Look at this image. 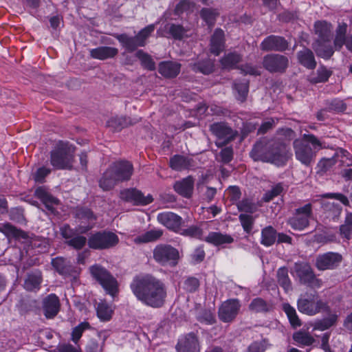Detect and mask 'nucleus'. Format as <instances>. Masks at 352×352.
I'll return each instance as SVG.
<instances>
[{
    "mask_svg": "<svg viewBox=\"0 0 352 352\" xmlns=\"http://www.w3.org/2000/svg\"><path fill=\"white\" fill-rule=\"evenodd\" d=\"M130 287L137 299L146 306L160 308L165 304L166 287L162 280L152 274L135 276Z\"/></svg>",
    "mask_w": 352,
    "mask_h": 352,
    "instance_id": "obj_1",
    "label": "nucleus"
},
{
    "mask_svg": "<svg viewBox=\"0 0 352 352\" xmlns=\"http://www.w3.org/2000/svg\"><path fill=\"white\" fill-rule=\"evenodd\" d=\"M293 148L296 159L307 167L314 162L316 151L322 148L321 142L313 134H304L301 139H295Z\"/></svg>",
    "mask_w": 352,
    "mask_h": 352,
    "instance_id": "obj_2",
    "label": "nucleus"
},
{
    "mask_svg": "<svg viewBox=\"0 0 352 352\" xmlns=\"http://www.w3.org/2000/svg\"><path fill=\"white\" fill-rule=\"evenodd\" d=\"M75 146L60 141L50 153V163L56 169H72L74 160Z\"/></svg>",
    "mask_w": 352,
    "mask_h": 352,
    "instance_id": "obj_3",
    "label": "nucleus"
},
{
    "mask_svg": "<svg viewBox=\"0 0 352 352\" xmlns=\"http://www.w3.org/2000/svg\"><path fill=\"white\" fill-rule=\"evenodd\" d=\"M297 307L300 312L309 316L316 315L322 311L330 312L328 304L320 299L316 292L301 294L297 301Z\"/></svg>",
    "mask_w": 352,
    "mask_h": 352,
    "instance_id": "obj_4",
    "label": "nucleus"
},
{
    "mask_svg": "<svg viewBox=\"0 0 352 352\" xmlns=\"http://www.w3.org/2000/svg\"><path fill=\"white\" fill-rule=\"evenodd\" d=\"M155 24H151L142 29L135 36H130L126 34H114L113 36L120 42L127 52H133L139 47H144L147 38L154 32Z\"/></svg>",
    "mask_w": 352,
    "mask_h": 352,
    "instance_id": "obj_5",
    "label": "nucleus"
},
{
    "mask_svg": "<svg viewBox=\"0 0 352 352\" xmlns=\"http://www.w3.org/2000/svg\"><path fill=\"white\" fill-rule=\"evenodd\" d=\"M92 277L98 281L106 293L114 297L118 292L117 280L102 266L96 264L89 267Z\"/></svg>",
    "mask_w": 352,
    "mask_h": 352,
    "instance_id": "obj_6",
    "label": "nucleus"
},
{
    "mask_svg": "<svg viewBox=\"0 0 352 352\" xmlns=\"http://www.w3.org/2000/svg\"><path fill=\"white\" fill-rule=\"evenodd\" d=\"M119 242L118 236L110 231H98L88 239V245L94 250H106L116 246Z\"/></svg>",
    "mask_w": 352,
    "mask_h": 352,
    "instance_id": "obj_7",
    "label": "nucleus"
},
{
    "mask_svg": "<svg viewBox=\"0 0 352 352\" xmlns=\"http://www.w3.org/2000/svg\"><path fill=\"white\" fill-rule=\"evenodd\" d=\"M294 267L300 284L312 288H319L322 286V280L316 277L314 270L309 263H295Z\"/></svg>",
    "mask_w": 352,
    "mask_h": 352,
    "instance_id": "obj_8",
    "label": "nucleus"
},
{
    "mask_svg": "<svg viewBox=\"0 0 352 352\" xmlns=\"http://www.w3.org/2000/svg\"><path fill=\"white\" fill-rule=\"evenodd\" d=\"M154 260L160 265L175 266L179 258V251L167 244L157 245L153 251Z\"/></svg>",
    "mask_w": 352,
    "mask_h": 352,
    "instance_id": "obj_9",
    "label": "nucleus"
},
{
    "mask_svg": "<svg viewBox=\"0 0 352 352\" xmlns=\"http://www.w3.org/2000/svg\"><path fill=\"white\" fill-rule=\"evenodd\" d=\"M289 65L288 57L280 54H267L262 60L263 67L271 74H284Z\"/></svg>",
    "mask_w": 352,
    "mask_h": 352,
    "instance_id": "obj_10",
    "label": "nucleus"
},
{
    "mask_svg": "<svg viewBox=\"0 0 352 352\" xmlns=\"http://www.w3.org/2000/svg\"><path fill=\"white\" fill-rule=\"evenodd\" d=\"M312 215V205L307 204L294 210L293 216L288 219L287 224L295 230L302 231L309 226Z\"/></svg>",
    "mask_w": 352,
    "mask_h": 352,
    "instance_id": "obj_11",
    "label": "nucleus"
},
{
    "mask_svg": "<svg viewBox=\"0 0 352 352\" xmlns=\"http://www.w3.org/2000/svg\"><path fill=\"white\" fill-rule=\"evenodd\" d=\"M267 162L283 166L289 159L287 146L280 140H270Z\"/></svg>",
    "mask_w": 352,
    "mask_h": 352,
    "instance_id": "obj_12",
    "label": "nucleus"
},
{
    "mask_svg": "<svg viewBox=\"0 0 352 352\" xmlns=\"http://www.w3.org/2000/svg\"><path fill=\"white\" fill-rule=\"evenodd\" d=\"M342 261V256L338 252H329L318 254L316 258L315 267L319 271L337 268Z\"/></svg>",
    "mask_w": 352,
    "mask_h": 352,
    "instance_id": "obj_13",
    "label": "nucleus"
},
{
    "mask_svg": "<svg viewBox=\"0 0 352 352\" xmlns=\"http://www.w3.org/2000/svg\"><path fill=\"white\" fill-rule=\"evenodd\" d=\"M210 131L218 140H222L223 144L234 140L237 135V132L225 122H218L210 124Z\"/></svg>",
    "mask_w": 352,
    "mask_h": 352,
    "instance_id": "obj_14",
    "label": "nucleus"
},
{
    "mask_svg": "<svg viewBox=\"0 0 352 352\" xmlns=\"http://www.w3.org/2000/svg\"><path fill=\"white\" fill-rule=\"evenodd\" d=\"M240 308L241 304L238 299H229L220 306L219 318L223 322H230L236 317Z\"/></svg>",
    "mask_w": 352,
    "mask_h": 352,
    "instance_id": "obj_15",
    "label": "nucleus"
},
{
    "mask_svg": "<svg viewBox=\"0 0 352 352\" xmlns=\"http://www.w3.org/2000/svg\"><path fill=\"white\" fill-rule=\"evenodd\" d=\"M260 48L264 52H283L288 50L289 42L283 36L272 34L264 38Z\"/></svg>",
    "mask_w": 352,
    "mask_h": 352,
    "instance_id": "obj_16",
    "label": "nucleus"
},
{
    "mask_svg": "<svg viewBox=\"0 0 352 352\" xmlns=\"http://www.w3.org/2000/svg\"><path fill=\"white\" fill-rule=\"evenodd\" d=\"M120 198L127 202L132 203L133 205H147L153 201L151 195L144 196L141 191L136 188H126L121 190L120 192Z\"/></svg>",
    "mask_w": 352,
    "mask_h": 352,
    "instance_id": "obj_17",
    "label": "nucleus"
},
{
    "mask_svg": "<svg viewBox=\"0 0 352 352\" xmlns=\"http://www.w3.org/2000/svg\"><path fill=\"white\" fill-rule=\"evenodd\" d=\"M157 219L159 223L175 232H179L181 226L184 222L180 216L171 212L159 213Z\"/></svg>",
    "mask_w": 352,
    "mask_h": 352,
    "instance_id": "obj_18",
    "label": "nucleus"
},
{
    "mask_svg": "<svg viewBox=\"0 0 352 352\" xmlns=\"http://www.w3.org/2000/svg\"><path fill=\"white\" fill-rule=\"evenodd\" d=\"M109 168L119 182L129 180L133 171L132 164L128 161L115 162Z\"/></svg>",
    "mask_w": 352,
    "mask_h": 352,
    "instance_id": "obj_19",
    "label": "nucleus"
},
{
    "mask_svg": "<svg viewBox=\"0 0 352 352\" xmlns=\"http://www.w3.org/2000/svg\"><path fill=\"white\" fill-rule=\"evenodd\" d=\"M178 352H200V345L196 333L190 332L179 339L176 346Z\"/></svg>",
    "mask_w": 352,
    "mask_h": 352,
    "instance_id": "obj_20",
    "label": "nucleus"
},
{
    "mask_svg": "<svg viewBox=\"0 0 352 352\" xmlns=\"http://www.w3.org/2000/svg\"><path fill=\"white\" fill-rule=\"evenodd\" d=\"M60 303L58 297L50 294L43 300V311L44 316L48 318H54L59 312Z\"/></svg>",
    "mask_w": 352,
    "mask_h": 352,
    "instance_id": "obj_21",
    "label": "nucleus"
},
{
    "mask_svg": "<svg viewBox=\"0 0 352 352\" xmlns=\"http://www.w3.org/2000/svg\"><path fill=\"white\" fill-rule=\"evenodd\" d=\"M195 180L188 176L182 180L177 181L173 185L175 191L185 198H190L192 195Z\"/></svg>",
    "mask_w": 352,
    "mask_h": 352,
    "instance_id": "obj_22",
    "label": "nucleus"
},
{
    "mask_svg": "<svg viewBox=\"0 0 352 352\" xmlns=\"http://www.w3.org/2000/svg\"><path fill=\"white\" fill-rule=\"evenodd\" d=\"M43 275L40 270H34L28 273L23 283V287L28 292H36L41 289Z\"/></svg>",
    "mask_w": 352,
    "mask_h": 352,
    "instance_id": "obj_23",
    "label": "nucleus"
},
{
    "mask_svg": "<svg viewBox=\"0 0 352 352\" xmlns=\"http://www.w3.org/2000/svg\"><path fill=\"white\" fill-rule=\"evenodd\" d=\"M320 204L322 215L324 219L335 221L340 217L342 208L339 204L327 201H322Z\"/></svg>",
    "mask_w": 352,
    "mask_h": 352,
    "instance_id": "obj_24",
    "label": "nucleus"
},
{
    "mask_svg": "<svg viewBox=\"0 0 352 352\" xmlns=\"http://www.w3.org/2000/svg\"><path fill=\"white\" fill-rule=\"evenodd\" d=\"M250 311L254 314H267L274 309V304L270 300H266L261 297L252 300L248 305Z\"/></svg>",
    "mask_w": 352,
    "mask_h": 352,
    "instance_id": "obj_25",
    "label": "nucleus"
},
{
    "mask_svg": "<svg viewBox=\"0 0 352 352\" xmlns=\"http://www.w3.org/2000/svg\"><path fill=\"white\" fill-rule=\"evenodd\" d=\"M35 196L39 199L45 208L53 213L55 210L54 206L58 205L59 201L57 198L52 196L44 186L37 188L34 192Z\"/></svg>",
    "mask_w": 352,
    "mask_h": 352,
    "instance_id": "obj_26",
    "label": "nucleus"
},
{
    "mask_svg": "<svg viewBox=\"0 0 352 352\" xmlns=\"http://www.w3.org/2000/svg\"><path fill=\"white\" fill-rule=\"evenodd\" d=\"M170 167L176 171L189 169L193 166V160L188 156L175 155L169 161Z\"/></svg>",
    "mask_w": 352,
    "mask_h": 352,
    "instance_id": "obj_27",
    "label": "nucleus"
},
{
    "mask_svg": "<svg viewBox=\"0 0 352 352\" xmlns=\"http://www.w3.org/2000/svg\"><path fill=\"white\" fill-rule=\"evenodd\" d=\"M270 147V141L262 142L259 141L254 144L252 151H250V157L254 161H261L267 162V155L268 154Z\"/></svg>",
    "mask_w": 352,
    "mask_h": 352,
    "instance_id": "obj_28",
    "label": "nucleus"
},
{
    "mask_svg": "<svg viewBox=\"0 0 352 352\" xmlns=\"http://www.w3.org/2000/svg\"><path fill=\"white\" fill-rule=\"evenodd\" d=\"M181 65L173 61H163L159 64L158 72L164 77L175 78L180 72Z\"/></svg>",
    "mask_w": 352,
    "mask_h": 352,
    "instance_id": "obj_29",
    "label": "nucleus"
},
{
    "mask_svg": "<svg viewBox=\"0 0 352 352\" xmlns=\"http://www.w3.org/2000/svg\"><path fill=\"white\" fill-rule=\"evenodd\" d=\"M224 32L217 28L214 30L210 39V52L215 56L219 55V54L224 50Z\"/></svg>",
    "mask_w": 352,
    "mask_h": 352,
    "instance_id": "obj_30",
    "label": "nucleus"
},
{
    "mask_svg": "<svg viewBox=\"0 0 352 352\" xmlns=\"http://www.w3.org/2000/svg\"><path fill=\"white\" fill-rule=\"evenodd\" d=\"M140 120L138 118H130L126 116H116L111 118L108 122L107 125L116 131H120L123 128L133 125Z\"/></svg>",
    "mask_w": 352,
    "mask_h": 352,
    "instance_id": "obj_31",
    "label": "nucleus"
},
{
    "mask_svg": "<svg viewBox=\"0 0 352 352\" xmlns=\"http://www.w3.org/2000/svg\"><path fill=\"white\" fill-rule=\"evenodd\" d=\"M191 69L195 72L208 75L214 71V60L209 58L199 59L190 65Z\"/></svg>",
    "mask_w": 352,
    "mask_h": 352,
    "instance_id": "obj_32",
    "label": "nucleus"
},
{
    "mask_svg": "<svg viewBox=\"0 0 352 352\" xmlns=\"http://www.w3.org/2000/svg\"><path fill=\"white\" fill-rule=\"evenodd\" d=\"M205 241L215 246L230 244L234 242L233 237L228 234L219 232H210L205 238Z\"/></svg>",
    "mask_w": 352,
    "mask_h": 352,
    "instance_id": "obj_33",
    "label": "nucleus"
},
{
    "mask_svg": "<svg viewBox=\"0 0 352 352\" xmlns=\"http://www.w3.org/2000/svg\"><path fill=\"white\" fill-rule=\"evenodd\" d=\"M348 25L346 23H339L336 30L333 45L335 50L340 51L344 45L346 46L348 36H346Z\"/></svg>",
    "mask_w": 352,
    "mask_h": 352,
    "instance_id": "obj_34",
    "label": "nucleus"
},
{
    "mask_svg": "<svg viewBox=\"0 0 352 352\" xmlns=\"http://www.w3.org/2000/svg\"><path fill=\"white\" fill-rule=\"evenodd\" d=\"M297 58L299 63L307 69H314L316 67L317 63L314 54L310 49L305 47L298 52Z\"/></svg>",
    "mask_w": 352,
    "mask_h": 352,
    "instance_id": "obj_35",
    "label": "nucleus"
},
{
    "mask_svg": "<svg viewBox=\"0 0 352 352\" xmlns=\"http://www.w3.org/2000/svg\"><path fill=\"white\" fill-rule=\"evenodd\" d=\"M118 54L116 47L102 46L90 50V56L96 59L105 60L112 58Z\"/></svg>",
    "mask_w": 352,
    "mask_h": 352,
    "instance_id": "obj_36",
    "label": "nucleus"
},
{
    "mask_svg": "<svg viewBox=\"0 0 352 352\" xmlns=\"http://www.w3.org/2000/svg\"><path fill=\"white\" fill-rule=\"evenodd\" d=\"M0 232L3 233L8 239H25L28 238V234L25 232L17 228L10 223H0Z\"/></svg>",
    "mask_w": 352,
    "mask_h": 352,
    "instance_id": "obj_37",
    "label": "nucleus"
},
{
    "mask_svg": "<svg viewBox=\"0 0 352 352\" xmlns=\"http://www.w3.org/2000/svg\"><path fill=\"white\" fill-rule=\"evenodd\" d=\"M331 75L332 71L323 65H320L316 72H312L307 76V80L311 84L326 82Z\"/></svg>",
    "mask_w": 352,
    "mask_h": 352,
    "instance_id": "obj_38",
    "label": "nucleus"
},
{
    "mask_svg": "<svg viewBox=\"0 0 352 352\" xmlns=\"http://www.w3.org/2000/svg\"><path fill=\"white\" fill-rule=\"evenodd\" d=\"M16 307L20 315L26 316L36 311L38 309V301L29 297L23 298L19 300Z\"/></svg>",
    "mask_w": 352,
    "mask_h": 352,
    "instance_id": "obj_39",
    "label": "nucleus"
},
{
    "mask_svg": "<svg viewBox=\"0 0 352 352\" xmlns=\"http://www.w3.org/2000/svg\"><path fill=\"white\" fill-rule=\"evenodd\" d=\"M118 182L109 167L104 172L98 181L100 188L104 191L113 189Z\"/></svg>",
    "mask_w": 352,
    "mask_h": 352,
    "instance_id": "obj_40",
    "label": "nucleus"
},
{
    "mask_svg": "<svg viewBox=\"0 0 352 352\" xmlns=\"http://www.w3.org/2000/svg\"><path fill=\"white\" fill-rule=\"evenodd\" d=\"M54 268L61 275H70L74 271L71 262L63 257H56L52 260Z\"/></svg>",
    "mask_w": 352,
    "mask_h": 352,
    "instance_id": "obj_41",
    "label": "nucleus"
},
{
    "mask_svg": "<svg viewBox=\"0 0 352 352\" xmlns=\"http://www.w3.org/2000/svg\"><path fill=\"white\" fill-rule=\"evenodd\" d=\"M162 234L163 231L160 229L151 230L142 235L135 237L133 242L136 244H141L155 241L159 239Z\"/></svg>",
    "mask_w": 352,
    "mask_h": 352,
    "instance_id": "obj_42",
    "label": "nucleus"
},
{
    "mask_svg": "<svg viewBox=\"0 0 352 352\" xmlns=\"http://www.w3.org/2000/svg\"><path fill=\"white\" fill-rule=\"evenodd\" d=\"M316 34L321 41H329L331 34L332 25L327 21H317L314 25Z\"/></svg>",
    "mask_w": 352,
    "mask_h": 352,
    "instance_id": "obj_43",
    "label": "nucleus"
},
{
    "mask_svg": "<svg viewBox=\"0 0 352 352\" xmlns=\"http://www.w3.org/2000/svg\"><path fill=\"white\" fill-rule=\"evenodd\" d=\"M242 60V56L237 52H230L225 54L220 62L223 69H231Z\"/></svg>",
    "mask_w": 352,
    "mask_h": 352,
    "instance_id": "obj_44",
    "label": "nucleus"
},
{
    "mask_svg": "<svg viewBox=\"0 0 352 352\" xmlns=\"http://www.w3.org/2000/svg\"><path fill=\"white\" fill-rule=\"evenodd\" d=\"M326 41H318L317 44L313 47L318 56L324 59H329L334 53V45L326 44Z\"/></svg>",
    "mask_w": 352,
    "mask_h": 352,
    "instance_id": "obj_45",
    "label": "nucleus"
},
{
    "mask_svg": "<svg viewBox=\"0 0 352 352\" xmlns=\"http://www.w3.org/2000/svg\"><path fill=\"white\" fill-rule=\"evenodd\" d=\"M277 281L278 285L285 292L292 289V281L289 277L288 269L286 267H280L276 272Z\"/></svg>",
    "mask_w": 352,
    "mask_h": 352,
    "instance_id": "obj_46",
    "label": "nucleus"
},
{
    "mask_svg": "<svg viewBox=\"0 0 352 352\" xmlns=\"http://www.w3.org/2000/svg\"><path fill=\"white\" fill-rule=\"evenodd\" d=\"M96 313L101 320L108 321L112 317L113 309L106 301L101 300L96 305Z\"/></svg>",
    "mask_w": 352,
    "mask_h": 352,
    "instance_id": "obj_47",
    "label": "nucleus"
},
{
    "mask_svg": "<svg viewBox=\"0 0 352 352\" xmlns=\"http://www.w3.org/2000/svg\"><path fill=\"white\" fill-rule=\"evenodd\" d=\"M276 231L271 226L264 228L261 231V243L265 246L272 245L276 241Z\"/></svg>",
    "mask_w": 352,
    "mask_h": 352,
    "instance_id": "obj_48",
    "label": "nucleus"
},
{
    "mask_svg": "<svg viewBox=\"0 0 352 352\" xmlns=\"http://www.w3.org/2000/svg\"><path fill=\"white\" fill-rule=\"evenodd\" d=\"M219 13L216 9L204 8L200 11L201 18L206 22L210 28L214 26L217 17Z\"/></svg>",
    "mask_w": 352,
    "mask_h": 352,
    "instance_id": "obj_49",
    "label": "nucleus"
},
{
    "mask_svg": "<svg viewBox=\"0 0 352 352\" xmlns=\"http://www.w3.org/2000/svg\"><path fill=\"white\" fill-rule=\"evenodd\" d=\"M292 338L299 346H310L315 341L309 333L301 330L294 333Z\"/></svg>",
    "mask_w": 352,
    "mask_h": 352,
    "instance_id": "obj_50",
    "label": "nucleus"
},
{
    "mask_svg": "<svg viewBox=\"0 0 352 352\" xmlns=\"http://www.w3.org/2000/svg\"><path fill=\"white\" fill-rule=\"evenodd\" d=\"M135 56L140 60L141 65L144 68L149 71H154L155 69V63L148 53L140 50L135 52Z\"/></svg>",
    "mask_w": 352,
    "mask_h": 352,
    "instance_id": "obj_51",
    "label": "nucleus"
},
{
    "mask_svg": "<svg viewBox=\"0 0 352 352\" xmlns=\"http://www.w3.org/2000/svg\"><path fill=\"white\" fill-rule=\"evenodd\" d=\"M338 316L336 314H331L327 318L316 321L314 324V329L320 331L328 329L336 324Z\"/></svg>",
    "mask_w": 352,
    "mask_h": 352,
    "instance_id": "obj_52",
    "label": "nucleus"
},
{
    "mask_svg": "<svg viewBox=\"0 0 352 352\" xmlns=\"http://www.w3.org/2000/svg\"><path fill=\"white\" fill-rule=\"evenodd\" d=\"M283 309L292 327L296 328L301 326L300 320L296 314V309L293 307L288 303H285L283 305Z\"/></svg>",
    "mask_w": 352,
    "mask_h": 352,
    "instance_id": "obj_53",
    "label": "nucleus"
},
{
    "mask_svg": "<svg viewBox=\"0 0 352 352\" xmlns=\"http://www.w3.org/2000/svg\"><path fill=\"white\" fill-rule=\"evenodd\" d=\"M340 234L342 238L350 240L352 235V212L346 215L344 223L340 226Z\"/></svg>",
    "mask_w": 352,
    "mask_h": 352,
    "instance_id": "obj_54",
    "label": "nucleus"
},
{
    "mask_svg": "<svg viewBox=\"0 0 352 352\" xmlns=\"http://www.w3.org/2000/svg\"><path fill=\"white\" fill-rule=\"evenodd\" d=\"M234 88L237 92L236 98L238 100L243 102L246 100L248 89L249 82L248 81H236L234 83Z\"/></svg>",
    "mask_w": 352,
    "mask_h": 352,
    "instance_id": "obj_55",
    "label": "nucleus"
},
{
    "mask_svg": "<svg viewBox=\"0 0 352 352\" xmlns=\"http://www.w3.org/2000/svg\"><path fill=\"white\" fill-rule=\"evenodd\" d=\"M237 208L241 212L252 214L256 211V204L249 199H244L236 203Z\"/></svg>",
    "mask_w": 352,
    "mask_h": 352,
    "instance_id": "obj_56",
    "label": "nucleus"
},
{
    "mask_svg": "<svg viewBox=\"0 0 352 352\" xmlns=\"http://www.w3.org/2000/svg\"><path fill=\"white\" fill-rule=\"evenodd\" d=\"M188 29L182 25L172 23L168 28V33L176 40H181L184 38Z\"/></svg>",
    "mask_w": 352,
    "mask_h": 352,
    "instance_id": "obj_57",
    "label": "nucleus"
},
{
    "mask_svg": "<svg viewBox=\"0 0 352 352\" xmlns=\"http://www.w3.org/2000/svg\"><path fill=\"white\" fill-rule=\"evenodd\" d=\"M90 324L87 322H83L80 323L78 326L74 327L72 330V334H71V339L76 344L79 340L80 339L82 333L86 330L89 329Z\"/></svg>",
    "mask_w": 352,
    "mask_h": 352,
    "instance_id": "obj_58",
    "label": "nucleus"
},
{
    "mask_svg": "<svg viewBox=\"0 0 352 352\" xmlns=\"http://www.w3.org/2000/svg\"><path fill=\"white\" fill-rule=\"evenodd\" d=\"M346 109V104L342 100L337 98L327 103V111L343 112Z\"/></svg>",
    "mask_w": 352,
    "mask_h": 352,
    "instance_id": "obj_59",
    "label": "nucleus"
},
{
    "mask_svg": "<svg viewBox=\"0 0 352 352\" xmlns=\"http://www.w3.org/2000/svg\"><path fill=\"white\" fill-rule=\"evenodd\" d=\"M197 319L199 322L206 324H212L216 322L213 313L208 309L201 311L197 315Z\"/></svg>",
    "mask_w": 352,
    "mask_h": 352,
    "instance_id": "obj_60",
    "label": "nucleus"
},
{
    "mask_svg": "<svg viewBox=\"0 0 352 352\" xmlns=\"http://www.w3.org/2000/svg\"><path fill=\"white\" fill-rule=\"evenodd\" d=\"M283 190V184L281 183H278L276 184L274 186H273L271 190L267 191L264 194L262 199L265 202H269L271 200H272L274 197L280 195Z\"/></svg>",
    "mask_w": 352,
    "mask_h": 352,
    "instance_id": "obj_61",
    "label": "nucleus"
},
{
    "mask_svg": "<svg viewBox=\"0 0 352 352\" xmlns=\"http://www.w3.org/2000/svg\"><path fill=\"white\" fill-rule=\"evenodd\" d=\"M239 219L244 231L247 233H250L252 230L254 221L253 217L248 214H241Z\"/></svg>",
    "mask_w": 352,
    "mask_h": 352,
    "instance_id": "obj_62",
    "label": "nucleus"
},
{
    "mask_svg": "<svg viewBox=\"0 0 352 352\" xmlns=\"http://www.w3.org/2000/svg\"><path fill=\"white\" fill-rule=\"evenodd\" d=\"M179 232L186 236L199 238L202 235L203 230L199 226H191L185 229H180Z\"/></svg>",
    "mask_w": 352,
    "mask_h": 352,
    "instance_id": "obj_63",
    "label": "nucleus"
},
{
    "mask_svg": "<svg viewBox=\"0 0 352 352\" xmlns=\"http://www.w3.org/2000/svg\"><path fill=\"white\" fill-rule=\"evenodd\" d=\"M194 4L190 0H182L175 6V13L180 15L184 12L192 10Z\"/></svg>",
    "mask_w": 352,
    "mask_h": 352,
    "instance_id": "obj_64",
    "label": "nucleus"
}]
</instances>
